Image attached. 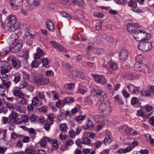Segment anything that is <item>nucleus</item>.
I'll return each instance as SVG.
<instances>
[{"mask_svg": "<svg viewBox=\"0 0 154 154\" xmlns=\"http://www.w3.org/2000/svg\"><path fill=\"white\" fill-rule=\"evenodd\" d=\"M7 20V25L9 27V30L10 32H14L20 28V24L19 23L17 22L16 17L14 15H9Z\"/></svg>", "mask_w": 154, "mask_h": 154, "instance_id": "obj_1", "label": "nucleus"}, {"mask_svg": "<svg viewBox=\"0 0 154 154\" xmlns=\"http://www.w3.org/2000/svg\"><path fill=\"white\" fill-rule=\"evenodd\" d=\"M134 38L137 41L142 42L148 41L151 38L150 35L144 30H137L133 33Z\"/></svg>", "mask_w": 154, "mask_h": 154, "instance_id": "obj_2", "label": "nucleus"}, {"mask_svg": "<svg viewBox=\"0 0 154 154\" xmlns=\"http://www.w3.org/2000/svg\"><path fill=\"white\" fill-rule=\"evenodd\" d=\"M34 81L37 85H42L47 84L49 82V80L42 75H38L34 78Z\"/></svg>", "mask_w": 154, "mask_h": 154, "instance_id": "obj_3", "label": "nucleus"}, {"mask_svg": "<svg viewBox=\"0 0 154 154\" xmlns=\"http://www.w3.org/2000/svg\"><path fill=\"white\" fill-rule=\"evenodd\" d=\"M138 48L142 51H148L152 48V45L147 41L144 42H140L138 45Z\"/></svg>", "mask_w": 154, "mask_h": 154, "instance_id": "obj_4", "label": "nucleus"}, {"mask_svg": "<svg viewBox=\"0 0 154 154\" xmlns=\"http://www.w3.org/2000/svg\"><path fill=\"white\" fill-rule=\"evenodd\" d=\"M49 42L52 47L57 51L66 52L67 51L65 48L58 43L53 41H50Z\"/></svg>", "mask_w": 154, "mask_h": 154, "instance_id": "obj_5", "label": "nucleus"}, {"mask_svg": "<svg viewBox=\"0 0 154 154\" xmlns=\"http://www.w3.org/2000/svg\"><path fill=\"white\" fill-rule=\"evenodd\" d=\"M49 42L52 47L57 51L66 52L67 51L65 48L58 43L53 41H50Z\"/></svg>", "mask_w": 154, "mask_h": 154, "instance_id": "obj_6", "label": "nucleus"}, {"mask_svg": "<svg viewBox=\"0 0 154 154\" xmlns=\"http://www.w3.org/2000/svg\"><path fill=\"white\" fill-rule=\"evenodd\" d=\"M95 81L97 83L103 85L106 83L107 80L103 75H95L93 76Z\"/></svg>", "mask_w": 154, "mask_h": 154, "instance_id": "obj_7", "label": "nucleus"}, {"mask_svg": "<svg viewBox=\"0 0 154 154\" xmlns=\"http://www.w3.org/2000/svg\"><path fill=\"white\" fill-rule=\"evenodd\" d=\"M126 87L129 91L131 94H137L139 93L138 88L131 84H128Z\"/></svg>", "mask_w": 154, "mask_h": 154, "instance_id": "obj_8", "label": "nucleus"}, {"mask_svg": "<svg viewBox=\"0 0 154 154\" xmlns=\"http://www.w3.org/2000/svg\"><path fill=\"white\" fill-rule=\"evenodd\" d=\"M18 38L17 35L16 33L12 34L8 40V43L10 45H12Z\"/></svg>", "mask_w": 154, "mask_h": 154, "instance_id": "obj_9", "label": "nucleus"}, {"mask_svg": "<svg viewBox=\"0 0 154 154\" xmlns=\"http://www.w3.org/2000/svg\"><path fill=\"white\" fill-rule=\"evenodd\" d=\"M44 91L38 92L36 97L39 100V101L42 103L43 104V103H46V99L44 95Z\"/></svg>", "mask_w": 154, "mask_h": 154, "instance_id": "obj_10", "label": "nucleus"}, {"mask_svg": "<svg viewBox=\"0 0 154 154\" xmlns=\"http://www.w3.org/2000/svg\"><path fill=\"white\" fill-rule=\"evenodd\" d=\"M11 84V82L7 80H5L2 82V83L0 85V88L2 90L7 89L8 90Z\"/></svg>", "mask_w": 154, "mask_h": 154, "instance_id": "obj_11", "label": "nucleus"}, {"mask_svg": "<svg viewBox=\"0 0 154 154\" xmlns=\"http://www.w3.org/2000/svg\"><path fill=\"white\" fill-rule=\"evenodd\" d=\"M29 27L28 26L23 25L20 30V32L24 36L27 37L29 35Z\"/></svg>", "mask_w": 154, "mask_h": 154, "instance_id": "obj_12", "label": "nucleus"}, {"mask_svg": "<svg viewBox=\"0 0 154 154\" xmlns=\"http://www.w3.org/2000/svg\"><path fill=\"white\" fill-rule=\"evenodd\" d=\"M128 56V52L125 50H122L119 53V59L122 61H124L126 59Z\"/></svg>", "mask_w": 154, "mask_h": 154, "instance_id": "obj_13", "label": "nucleus"}, {"mask_svg": "<svg viewBox=\"0 0 154 154\" xmlns=\"http://www.w3.org/2000/svg\"><path fill=\"white\" fill-rule=\"evenodd\" d=\"M36 53L35 54L34 58L35 59H38L40 57H42L45 54L43 50L38 47L36 49Z\"/></svg>", "mask_w": 154, "mask_h": 154, "instance_id": "obj_14", "label": "nucleus"}, {"mask_svg": "<svg viewBox=\"0 0 154 154\" xmlns=\"http://www.w3.org/2000/svg\"><path fill=\"white\" fill-rule=\"evenodd\" d=\"M134 148V147L132 146H128L125 148L120 149L117 151V152L119 153H125L127 152L131 151Z\"/></svg>", "mask_w": 154, "mask_h": 154, "instance_id": "obj_15", "label": "nucleus"}, {"mask_svg": "<svg viewBox=\"0 0 154 154\" xmlns=\"http://www.w3.org/2000/svg\"><path fill=\"white\" fill-rule=\"evenodd\" d=\"M51 140V138L47 137H43L40 142V146L42 147H45L46 146V143L49 142Z\"/></svg>", "mask_w": 154, "mask_h": 154, "instance_id": "obj_16", "label": "nucleus"}, {"mask_svg": "<svg viewBox=\"0 0 154 154\" xmlns=\"http://www.w3.org/2000/svg\"><path fill=\"white\" fill-rule=\"evenodd\" d=\"M117 63L115 61L110 60L108 62V65L110 68L113 70H116L117 69Z\"/></svg>", "mask_w": 154, "mask_h": 154, "instance_id": "obj_17", "label": "nucleus"}, {"mask_svg": "<svg viewBox=\"0 0 154 154\" xmlns=\"http://www.w3.org/2000/svg\"><path fill=\"white\" fill-rule=\"evenodd\" d=\"M111 137V135L110 132H107L104 140V143L105 145L108 144L112 142Z\"/></svg>", "mask_w": 154, "mask_h": 154, "instance_id": "obj_18", "label": "nucleus"}, {"mask_svg": "<svg viewBox=\"0 0 154 154\" xmlns=\"http://www.w3.org/2000/svg\"><path fill=\"white\" fill-rule=\"evenodd\" d=\"M46 26L48 29L51 31L53 32L55 30V27L53 23L51 20H48L46 23Z\"/></svg>", "mask_w": 154, "mask_h": 154, "instance_id": "obj_19", "label": "nucleus"}, {"mask_svg": "<svg viewBox=\"0 0 154 154\" xmlns=\"http://www.w3.org/2000/svg\"><path fill=\"white\" fill-rule=\"evenodd\" d=\"M144 64L136 63L134 64V68L136 71L138 72H142L143 69Z\"/></svg>", "mask_w": 154, "mask_h": 154, "instance_id": "obj_20", "label": "nucleus"}, {"mask_svg": "<svg viewBox=\"0 0 154 154\" xmlns=\"http://www.w3.org/2000/svg\"><path fill=\"white\" fill-rule=\"evenodd\" d=\"M87 91L86 88L82 85L81 83L79 84V87L77 92L79 93H80L82 94H84Z\"/></svg>", "mask_w": 154, "mask_h": 154, "instance_id": "obj_21", "label": "nucleus"}, {"mask_svg": "<svg viewBox=\"0 0 154 154\" xmlns=\"http://www.w3.org/2000/svg\"><path fill=\"white\" fill-rule=\"evenodd\" d=\"M81 143V144H84L88 146L90 145L91 140L87 137H83L82 138Z\"/></svg>", "mask_w": 154, "mask_h": 154, "instance_id": "obj_22", "label": "nucleus"}, {"mask_svg": "<svg viewBox=\"0 0 154 154\" xmlns=\"http://www.w3.org/2000/svg\"><path fill=\"white\" fill-rule=\"evenodd\" d=\"M12 65L16 69H18L21 65V63L20 61H16L14 59H12Z\"/></svg>", "mask_w": 154, "mask_h": 154, "instance_id": "obj_23", "label": "nucleus"}, {"mask_svg": "<svg viewBox=\"0 0 154 154\" xmlns=\"http://www.w3.org/2000/svg\"><path fill=\"white\" fill-rule=\"evenodd\" d=\"M129 128V127L125 125L121 126L119 128L120 131L122 133L126 134L127 131Z\"/></svg>", "mask_w": 154, "mask_h": 154, "instance_id": "obj_24", "label": "nucleus"}, {"mask_svg": "<svg viewBox=\"0 0 154 154\" xmlns=\"http://www.w3.org/2000/svg\"><path fill=\"white\" fill-rule=\"evenodd\" d=\"M32 105L35 106H37L38 105H41L42 104V102H40L39 100L36 97H34L32 100Z\"/></svg>", "mask_w": 154, "mask_h": 154, "instance_id": "obj_25", "label": "nucleus"}, {"mask_svg": "<svg viewBox=\"0 0 154 154\" xmlns=\"http://www.w3.org/2000/svg\"><path fill=\"white\" fill-rule=\"evenodd\" d=\"M20 56L23 57L24 58L27 59L29 58V52L27 50H23L20 52Z\"/></svg>", "mask_w": 154, "mask_h": 154, "instance_id": "obj_26", "label": "nucleus"}, {"mask_svg": "<svg viewBox=\"0 0 154 154\" xmlns=\"http://www.w3.org/2000/svg\"><path fill=\"white\" fill-rule=\"evenodd\" d=\"M78 39L82 41H84L87 39L86 35L83 32L79 33L77 36Z\"/></svg>", "mask_w": 154, "mask_h": 154, "instance_id": "obj_27", "label": "nucleus"}, {"mask_svg": "<svg viewBox=\"0 0 154 154\" xmlns=\"http://www.w3.org/2000/svg\"><path fill=\"white\" fill-rule=\"evenodd\" d=\"M94 120L97 122L101 123L103 121V118L102 116L100 115H96L94 116Z\"/></svg>", "mask_w": 154, "mask_h": 154, "instance_id": "obj_28", "label": "nucleus"}, {"mask_svg": "<svg viewBox=\"0 0 154 154\" xmlns=\"http://www.w3.org/2000/svg\"><path fill=\"white\" fill-rule=\"evenodd\" d=\"M134 25L133 23H131L128 24L127 29L129 32H132L135 30V28Z\"/></svg>", "mask_w": 154, "mask_h": 154, "instance_id": "obj_29", "label": "nucleus"}, {"mask_svg": "<svg viewBox=\"0 0 154 154\" xmlns=\"http://www.w3.org/2000/svg\"><path fill=\"white\" fill-rule=\"evenodd\" d=\"M10 51L11 49L10 48L8 47L4 48L2 51L1 55L2 56H4L8 54Z\"/></svg>", "mask_w": 154, "mask_h": 154, "instance_id": "obj_30", "label": "nucleus"}, {"mask_svg": "<svg viewBox=\"0 0 154 154\" xmlns=\"http://www.w3.org/2000/svg\"><path fill=\"white\" fill-rule=\"evenodd\" d=\"M17 2V1H15L14 0H12L10 2V4L12 8L15 10L17 9L18 8V5L16 4Z\"/></svg>", "mask_w": 154, "mask_h": 154, "instance_id": "obj_31", "label": "nucleus"}, {"mask_svg": "<svg viewBox=\"0 0 154 154\" xmlns=\"http://www.w3.org/2000/svg\"><path fill=\"white\" fill-rule=\"evenodd\" d=\"M128 6L134 8L137 7V3L135 0H130L128 2Z\"/></svg>", "mask_w": 154, "mask_h": 154, "instance_id": "obj_32", "label": "nucleus"}, {"mask_svg": "<svg viewBox=\"0 0 154 154\" xmlns=\"http://www.w3.org/2000/svg\"><path fill=\"white\" fill-rule=\"evenodd\" d=\"M65 105L64 101L63 100H58L56 103V106L59 108L63 107Z\"/></svg>", "mask_w": 154, "mask_h": 154, "instance_id": "obj_33", "label": "nucleus"}, {"mask_svg": "<svg viewBox=\"0 0 154 154\" xmlns=\"http://www.w3.org/2000/svg\"><path fill=\"white\" fill-rule=\"evenodd\" d=\"M140 94L144 96H149L151 95L148 89H143L141 91Z\"/></svg>", "mask_w": 154, "mask_h": 154, "instance_id": "obj_34", "label": "nucleus"}, {"mask_svg": "<svg viewBox=\"0 0 154 154\" xmlns=\"http://www.w3.org/2000/svg\"><path fill=\"white\" fill-rule=\"evenodd\" d=\"M49 143L52 144V145L54 148H57V147L58 143L56 140L51 138V140Z\"/></svg>", "mask_w": 154, "mask_h": 154, "instance_id": "obj_35", "label": "nucleus"}, {"mask_svg": "<svg viewBox=\"0 0 154 154\" xmlns=\"http://www.w3.org/2000/svg\"><path fill=\"white\" fill-rule=\"evenodd\" d=\"M74 142L73 140L71 139L67 140L65 144V148L68 146H70L74 144Z\"/></svg>", "mask_w": 154, "mask_h": 154, "instance_id": "obj_36", "label": "nucleus"}, {"mask_svg": "<svg viewBox=\"0 0 154 154\" xmlns=\"http://www.w3.org/2000/svg\"><path fill=\"white\" fill-rule=\"evenodd\" d=\"M14 109L20 113H22L23 112L21 106L18 104L15 105L14 107Z\"/></svg>", "mask_w": 154, "mask_h": 154, "instance_id": "obj_37", "label": "nucleus"}, {"mask_svg": "<svg viewBox=\"0 0 154 154\" xmlns=\"http://www.w3.org/2000/svg\"><path fill=\"white\" fill-rule=\"evenodd\" d=\"M103 37L106 39L107 42H112L114 41L113 38H111L109 36L107 35L106 34H104L103 36Z\"/></svg>", "mask_w": 154, "mask_h": 154, "instance_id": "obj_38", "label": "nucleus"}, {"mask_svg": "<svg viewBox=\"0 0 154 154\" xmlns=\"http://www.w3.org/2000/svg\"><path fill=\"white\" fill-rule=\"evenodd\" d=\"M94 92L96 96H100L103 93V91L102 89L98 88L94 89Z\"/></svg>", "mask_w": 154, "mask_h": 154, "instance_id": "obj_39", "label": "nucleus"}, {"mask_svg": "<svg viewBox=\"0 0 154 154\" xmlns=\"http://www.w3.org/2000/svg\"><path fill=\"white\" fill-rule=\"evenodd\" d=\"M102 144V142L100 141L97 140L94 143L95 149H97L100 147Z\"/></svg>", "mask_w": 154, "mask_h": 154, "instance_id": "obj_40", "label": "nucleus"}, {"mask_svg": "<svg viewBox=\"0 0 154 154\" xmlns=\"http://www.w3.org/2000/svg\"><path fill=\"white\" fill-rule=\"evenodd\" d=\"M106 107V103H102L99 106V109L100 112H103L104 111Z\"/></svg>", "mask_w": 154, "mask_h": 154, "instance_id": "obj_41", "label": "nucleus"}, {"mask_svg": "<svg viewBox=\"0 0 154 154\" xmlns=\"http://www.w3.org/2000/svg\"><path fill=\"white\" fill-rule=\"evenodd\" d=\"M115 102L119 104H123L124 103L122 100L120 98L119 95H117L114 97Z\"/></svg>", "mask_w": 154, "mask_h": 154, "instance_id": "obj_42", "label": "nucleus"}, {"mask_svg": "<svg viewBox=\"0 0 154 154\" xmlns=\"http://www.w3.org/2000/svg\"><path fill=\"white\" fill-rule=\"evenodd\" d=\"M68 129V126L66 123L61 124L60 125V129L63 131H65Z\"/></svg>", "mask_w": 154, "mask_h": 154, "instance_id": "obj_43", "label": "nucleus"}, {"mask_svg": "<svg viewBox=\"0 0 154 154\" xmlns=\"http://www.w3.org/2000/svg\"><path fill=\"white\" fill-rule=\"evenodd\" d=\"M14 83L16 84L20 81V75L15 74L14 75Z\"/></svg>", "mask_w": 154, "mask_h": 154, "instance_id": "obj_44", "label": "nucleus"}, {"mask_svg": "<svg viewBox=\"0 0 154 154\" xmlns=\"http://www.w3.org/2000/svg\"><path fill=\"white\" fill-rule=\"evenodd\" d=\"M60 14L63 17L67 18L68 19H71L72 18L71 15L68 13L64 11H61L60 12Z\"/></svg>", "mask_w": 154, "mask_h": 154, "instance_id": "obj_45", "label": "nucleus"}, {"mask_svg": "<svg viewBox=\"0 0 154 154\" xmlns=\"http://www.w3.org/2000/svg\"><path fill=\"white\" fill-rule=\"evenodd\" d=\"M146 138L148 141L150 142L151 144H154V140L152 138L150 135L149 134H147Z\"/></svg>", "mask_w": 154, "mask_h": 154, "instance_id": "obj_46", "label": "nucleus"}, {"mask_svg": "<svg viewBox=\"0 0 154 154\" xmlns=\"http://www.w3.org/2000/svg\"><path fill=\"white\" fill-rule=\"evenodd\" d=\"M24 152V154H34L35 151L33 149L27 148L26 149Z\"/></svg>", "mask_w": 154, "mask_h": 154, "instance_id": "obj_47", "label": "nucleus"}, {"mask_svg": "<svg viewBox=\"0 0 154 154\" xmlns=\"http://www.w3.org/2000/svg\"><path fill=\"white\" fill-rule=\"evenodd\" d=\"M64 101L65 104L66 103H70L73 102L74 99L73 98L71 97H68L65 99Z\"/></svg>", "mask_w": 154, "mask_h": 154, "instance_id": "obj_48", "label": "nucleus"}, {"mask_svg": "<svg viewBox=\"0 0 154 154\" xmlns=\"http://www.w3.org/2000/svg\"><path fill=\"white\" fill-rule=\"evenodd\" d=\"M62 64L63 67H66L68 69H70L73 67V66L71 64L65 62H63Z\"/></svg>", "mask_w": 154, "mask_h": 154, "instance_id": "obj_49", "label": "nucleus"}, {"mask_svg": "<svg viewBox=\"0 0 154 154\" xmlns=\"http://www.w3.org/2000/svg\"><path fill=\"white\" fill-rule=\"evenodd\" d=\"M136 63H140V62L143 59V56L141 54L137 55L135 57Z\"/></svg>", "mask_w": 154, "mask_h": 154, "instance_id": "obj_50", "label": "nucleus"}, {"mask_svg": "<svg viewBox=\"0 0 154 154\" xmlns=\"http://www.w3.org/2000/svg\"><path fill=\"white\" fill-rule=\"evenodd\" d=\"M143 68L142 72L146 74L149 73L150 72V71L149 68L145 64H144V65H143Z\"/></svg>", "mask_w": 154, "mask_h": 154, "instance_id": "obj_51", "label": "nucleus"}, {"mask_svg": "<svg viewBox=\"0 0 154 154\" xmlns=\"http://www.w3.org/2000/svg\"><path fill=\"white\" fill-rule=\"evenodd\" d=\"M75 83L72 82L70 83H67L66 85L68 86V88L69 90H72L73 89L75 86Z\"/></svg>", "mask_w": 154, "mask_h": 154, "instance_id": "obj_52", "label": "nucleus"}, {"mask_svg": "<svg viewBox=\"0 0 154 154\" xmlns=\"http://www.w3.org/2000/svg\"><path fill=\"white\" fill-rule=\"evenodd\" d=\"M13 93L15 96H20L21 94L20 91L19 90L14 89L13 90Z\"/></svg>", "mask_w": 154, "mask_h": 154, "instance_id": "obj_53", "label": "nucleus"}, {"mask_svg": "<svg viewBox=\"0 0 154 154\" xmlns=\"http://www.w3.org/2000/svg\"><path fill=\"white\" fill-rule=\"evenodd\" d=\"M138 102V100L137 97H133L131 99V103L132 105H136Z\"/></svg>", "mask_w": 154, "mask_h": 154, "instance_id": "obj_54", "label": "nucleus"}, {"mask_svg": "<svg viewBox=\"0 0 154 154\" xmlns=\"http://www.w3.org/2000/svg\"><path fill=\"white\" fill-rule=\"evenodd\" d=\"M85 102L88 104H91L93 103V100L89 97H86L85 100Z\"/></svg>", "mask_w": 154, "mask_h": 154, "instance_id": "obj_55", "label": "nucleus"}, {"mask_svg": "<svg viewBox=\"0 0 154 154\" xmlns=\"http://www.w3.org/2000/svg\"><path fill=\"white\" fill-rule=\"evenodd\" d=\"M7 131V130L6 129L4 130H1V135H2L3 136L2 139H5L7 137L6 136V133Z\"/></svg>", "mask_w": 154, "mask_h": 154, "instance_id": "obj_56", "label": "nucleus"}, {"mask_svg": "<svg viewBox=\"0 0 154 154\" xmlns=\"http://www.w3.org/2000/svg\"><path fill=\"white\" fill-rule=\"evenodd\" d=\"M20 100L19 101V102L22 104H26L27 103V100L26 99L21 97H20Z\"/></svg>", "mask_w": 154, "mask_h": 154, "instance_id": "obj_57", "label": "nucleus"}, {"mask_svg": "<svg viewBox=\"0 0 154 154\" xmlns=\"http://www.w3.org/2000/svg\"><path fill=\"white\" fill-rule=\"evenodd\" d=\"M30 2L31 4H32L35 6L40 5V3L38 0H30Z\"/></svg>", "mask_w": 154, "mask_h": 154, "instance_id": "obj_58", "label": "nucleus"}, {"mask_svg": "<svg viewBox=\"0 0 154 154\" xmlns=\"http://www.w3.org/2000/svg\"><path fill=\"white\" fill-rule=\"evenodd\" d=\"M28 83L26 82H22L19 85V87L20 88H23L27 86Z\"/></svg>", "mask_w": 154, "mask_h": 154, "instance_id": "obj_59", "label": "nucleus"}, {"mask_svg": "<svg viewBox=\"0 0 154 154\" xmlns=\"http://www.w3.org/2000/svg\"><path fill=\"white\" fill-rule=\"evenodd\" d=\"M37 116L34 114H31L29 118L31 122H33L35 121L37 119Z\"/></svg>", "mask_w": 154, "mask_h": 154, "instance_id": "obj_60", "label": "nucleus"}, {"mask_svg": "<svg viewBox=\"0 0 154 154\" xmlns=\"http://www.w3.org/2000/svg\"><path fill=\"white\" fill-rule=\"evenodd\" d=\"M20 49L18 48V47L15 45L13 46L11 50L14 53L17 52Z\"/></svg>", "mask_w": 154, "mask_h": 154, "instance_id": "obj_61", "label": "nucleus"}, {"mask_svg": "<svg viewBox=\"0 0 154 154\" xmlns=\"http://www.w3.org/2000/svg\"><path fill=\"white\" fill-rule=\"evenodd\" d=\"M102 28V23H101L98 21L96 24V29L97 30H99Z\"/></svg>", "mask_w": 154, "mask_h": 154, "instance_id": "obj_62", "label": "nucleus"}, {"mask_svg": "<svg viewBox=\"0 0 154 154\" xmlns=\"http://www.w3.org/2000/svg\"><path fill=\"white\" fill-rule=\"evenodd\" d=\"M93 122L90 119L88 120L86 124V127L87 128H92L93 126Z\"/></svg>", "mask_w": 154, "mask_h": 154, "instance_id": "obj_63", "label": "nucleus"}, {"mask_svg": "<svg viewBox=\"0 0 154 154\" xmlns=\"http://www.w3.org/2000/svg\"><path fill=\"white\" fill-rule=\"evenodd\" d=\"M11 118L13 119H16L18 117V114L14 111H13L10 114Z\"/></svg>", "mask_w": 154, "mask_h": 154, "instance_id": "obj_64", "label": "nucleus"}]
</instances>
